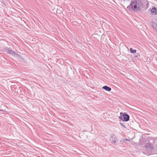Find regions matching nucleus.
Returning <instances> with one entry per match:
<instances>
[{
  "label": "nucleus",
  "mask_w": 157,
  "mask_h": 157,
  "mask_svg": "<svg viewBox=\"0 0 157 157\" xmlns=\"http://www.w3.org/2000/svg\"><path fill=\"white\" fill-rule=\"evenodd\" d=\"M126 141L125 140V139H123L122 140H121L120 142L121 143V144H122L124 142H125Z\"/></svg>",
  "instance_id": "10"
},
{
  "label": "nucleus",
  "mask_w": 157,
  "mask_h": 157,
  "mask_svg": "<svg viewBox=\"0 0 157 157\" xmlns=\"http://www.w3.org/2000/svg\"><path fill=\"white\" fill-rule=\"evenodd\" d=\"M124 1H129V0H123Z\"/></svg>",
  "instance_id": "14"
},
{
  "label": "nucleus",
  "mask_w": 157,
  "mask_h": 157,
  "mask_svg": "<svg viewBox=\"0 0 157 157\" xmlns=\"http://www.w3.org/2000/svg\"><path fill=\"white\" fill-rule=\"evenodd\" d=\"M151 25L153 28L157 32V24L154 22L151 23Z\"/></svg>",
  "instance_id": "5"
},
{
  "label": "nucleus",
  "mask_w": 157,
  "mask_h": 157,
  "mask_svg": "<svg viewBox=\"0 0 157 157\" xmlns=\"http://www.w3.org/2000/svg\"><path fill=\"white\" fill-rule=\"evenodd\" d=\"M109 140L112 143L114 144H117V142L118 140L116 137V136L114 134H112L111 135Z\"/></svg>",
  "instance_id": "3"
},
{
  "label": "nucleus",
  "mask_w": 157,
  "mask_h": 157,
  "mask_svg": "<svg viewBox=\"0 0 157 157\" xmlns=\"http://www.w3.org/2000/svg\"><path fill=\"white\" fill-rule=\"evenodd\" d=\"M120 124L121 125V126H123V127H124V125H123V124L122 123H120Z\"/></svg>",
  "instance_id": "12"
},
{
  "label": "nucleus",
  "mask_w": 157,
  "mask_h": 157,
  "mask_svg": "<svg viewBox=\"0 0 157 157\" xmlns=\"http://www.w3.org/2000/svg\"><path fill=\"white\" fill-rule=\"evenodd\" d=\"M151 144L150 143H147L145 145V147H146L151 148Z\"/></svg>",
  "instance_id": "8"
},
{
  "label": "nucleus",
  "mask_w": 157,
  "mask_h": 157,
  "mask_svg": "<svg viewBox=\"0 0 157 157\" xmlns=\"http://www.w3.org/2000/svg\"><path fill=\"white\" fill-rule=\"evenodd\" d=\"M130 52L131 53H135L136 52V51L135 49H133L132 48H131L130 49Z\"/></svg>",
  "instance_id": "9"
},
{
  "label": "nucleus",
  "mask_w": 157,
  "mask_h": 157,
  "mask_svg": "<svg viewBox=\"0 0 157 157\" xmlns=\"http://www.w3.org/2000/svg\"><path fill=\"white\" fill-rule=\"evenodd\" d=\"M120 114L121 115H122V117H120V119L122 120L123 121H129V116L128 114L122 113H121Z\"/></svg>",
  "instance_id": "2"
},
{
  "label": "nucleus",
  "mask_w": 157,
  "mask_h": 157,
  "mask_svg": "<svg viewBox=\"0 0 157 157\" xmlns=\"http://www.w3.org/2000/svg\"><path fill=\"white\" fill-rule=\"evenodd\" d=\"M151 11L152 14L155 15L157 13L156 9L154 7L152 8Z\"/></svg>",
  "instance_id": "7"
},
{
  "label": "nucleus",
  "mask_w": 157,
  "mask_h": 157,
  "mask_svg": "<svg viewBox=\"0 0 157 157\" xmlns=\"http://www.w3.org/2000/svg\"><path fill=\"white\" fill-rule=\"evenodd\" d=\"M102 88L106 91H109L111 90V89L107 86H105L102 87Z\"/></svg>",
  "instance_id": "6"
},
{
  "label": "nucleus",
  "mask_w": 157,
  "mask_h": 157,
  "mask_svg": "<svg viewBox=\"0 0 157 157\" xmlns=\"http://www.w3.org/2000/svg\"><path fill=\"white\" fill-rule=\"evenodd\" d=\"M125 140L126 141H129L130 139H125Z\"/></svg>",
  "instance_id": "11"
},
{
  "label": "nucleus",
  "mask_w": 157,
  "mask_h": 157,
  "mask_svg": "<svg viewBox=\"0 0 157 157\" xmlns=\"http://www.w3.org/2000/svg\"><path fill=\"white\" fill-rule=\"evenodd\" d=\"M138 55H136V56H135V57H138Z\"/></svg>",
  "instance_id": "13"
},
{
  "label": "nucleus",
  "mask_w": 157,
  "mask_h": 157,
  "mask_svg": "<svg viewBox=\"0 0 157 157\" xmlns=\"http://www.w3.org/2000/svg\"><path fill=\"white\" fill-rule=\"evenodd\" d=\"M7 52L9 54L13 56H15V55H17V54L14 51H13L11 50H8Z\"/></svg>",
  "instance_id": "4"
},
{
  "label": "nucleus",
  "mask_w": 157,
  "mask_h": 157,
  "mask_svg": "<svg viewBox=\"0 0 157 157\" xmlns=\"http://www.w3.org/2000/svg\"><path fill=\"white\" fill-rule=\"evenodd\" d=\"M148 4L147 0H133L132 1L127 8L130 7L134 11H139L141 10V8H143Z\"/></svg>",
  "instance_id": "1"
}]
</instances>
